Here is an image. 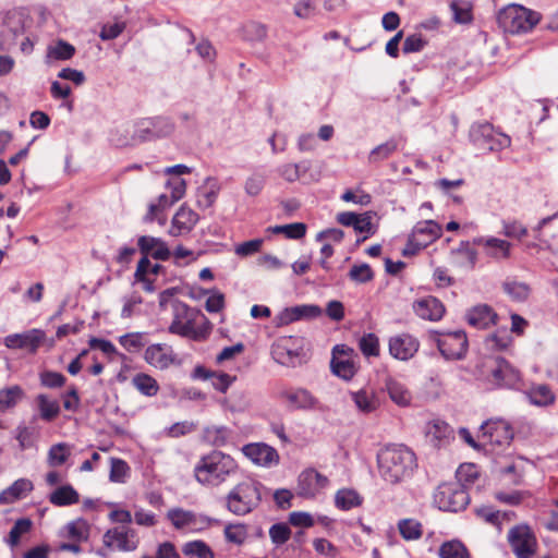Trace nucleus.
<instances>
[{
  "instance_id": "1",
  "label": "nucleus",
  "mask_w": 558,
  "mask_h": 558,
  "mask_svg": "<svg viewBox=\"0 0 558 558\" xmlns=\"http://www.w3.org/2000/svg\"><path fill=\"white\" fill-rule=\"evenodd\" d=\"M417 459L405 445H387L377 453L378 474L388 484L397 485L414 474Z\"/></svg>"
},
{
  "instance_id": "17",
  "label": "nucleus",
  "mask_w": 558,
  "mask_h": 558,
  "mask_svg": "<svg viewBox=\"0 0 558 558\" xmlns=\"http://www.w3.org/2000/svg\"><path fill=\"white\" fill-rule=\"evenodd\" d=\"M473 245L482 246L485 254L497 262L508 259L511 255V243L495 236H476Z\"/></svg>"
},
{
  "instance_id": "31",
  "label": "nucleus",
  "mask_w": 558,
  "mask_h": 558,
  "mask_svg": "<svg viewBox=\"0 0 558 558\" xmlns=\"http://www.w3.org/2000/svg\"><path fill=\"white\" fill-rule=\"evenodd\" d=\"M529 401L536 407H548L553 404L556 397L547 385H536L525 391Z\"/></svg>"
},
{
  "instance_id": "18",
  "label": "nucleus",
  "mask_w": 558,
  "mask_h": 558,
  "mask_svg": "<svg viewBox=\"0 0 558 558\" xmlns=\"http://www.w3.org/2000/svg\"><path fill=\"white\" fill-rule=\"evenodd\" d=\"M45 333L38 329H32L24 333H13L4 338V344L9 349H26L31 352H36Z\"/></svg>"
},
{
  "instance_id": "20",
  "label": "nucleus",
  "mask_w": 558,
  "mask_h": 558,
  "mask_svg": "<svg viewBox=\"0 0 558 558\" xmlns=\"http://www.w3.org/2000/svg\"><path fill=\"white\" fill-rule=\"evenodd\" d=\"M137 246L142 255L157 260H167L171 256L167 243L160 238L141 235L137 239Z\"/></svg>"
},
{
  "instance_id": "56",
  "label": "nucleus",
  "mask_w": 558,
  "mask_h": 558,
  "mask_svg": "<svg viewBox=\"0 0 558 558\" xmlns=\"http://www.w3.org/2000/svg\"><path fill=\"white\" fill-rule=\"evenodd\" d=\"M359 347L362 353L367 357L379 355V340L375 333L371 332L364 335L359 341Z\"/></svg>"
},
{
  "instance_id": "60",
  "label": "nucleus",
  "mask_w": 558,
  "mask_h": 558,
  "mask_svg": "<svg viewBox=\"0 0 558 558\" xmlns=\"http://www.w3.org/2000/svg\"><path fill=\"white\" fill-rule=\"evenodd\" d=\"M271 542L277 546L284 544L291 536V530L286 523H276L269 529Z\"/></svg>"
},
{
  "instance_id": "30",
  "label": "nucleus",
  "mask_w": 558,
  "mask_h": 558,
  "mask_svg": "<svg viewBox=\"0 0 558 558\" xmlns=\"http://www.w3.org/2000/svg\"><path fill=\"white\" fill-rule=\"evenodd\" d=\"M473 242L461 241L459 246L451 250V254L458 257L461 267L473 269L477 263V251L472 246Z\"/></svg>"
},
{
  "instance_id": "63",
  "label": "nucleus",
  "mask_w": 558,
  "mask_h": 558,
  "mask_svg": "<svg viewBox=\"0 0 558 558\" xmlns=\"http://www.w3.org/2000/svg\"><path fill=\"white\" fill-rule=\"evenodd\" d=\"M511 342V338L507 332L494 333L486 338L485 345L490 350H505Z\"/></svg>"
},
{
  "instance_id": "24",
  "label": "nucleus",
  "mask_w": 558,
  "mask_h": 558,
  "mask_svg": "<svg viewBox=\"0 0 558 558\" xmlns=\"http://www.w3.org/2000/svg\"><path fill=\"white\" fill-rule=\"evenodd\" d=\"M414 313L428 320H439L445 314L444 304L435 296H426L413 303Z\"/></svg>"
},
{
  "instance_id": "42",
  "label": "nucleus",
  "mask_w": 558,
  "mask_h": 558,
  "mask_svg": "<svg viewBox=\"0 0 558 558\" xmlns=\"http://www.w3.org/2000/svg\"><path fill=\"white\" fill-rule=\"evenodd\" d=\"M330 367L336 376L344 380H350L356 372L354 363L351 361V359H341L339 356H332L330 361Z\"/></svg>"
},
{
  "instance_id": "39",
  "label": "nucleus",
  "mask_w": 558,
  "mask_h": 558,
  "mask_svg": "<svg viewBox=\"0 0 558 558\" xmlns=\"http://www.w3.org/2000/svg\"><path fill=\"white\" fill-rule=\"evenodd\" d=\"M351 397L356 408L364 413H371L378 407V400L371 391L361 389L352 392Z\"/></svg>"
},
{
  "instance_id": "15",
  "label": "nucleus",
  "mask_w": 558,
  "mask_h": 558,
  "mask_svg": "<svg viewBox=\"0 0 558 558\" xmlns=\"http://www.w3.org/2000/svg\"><path fill=\"white\" fill-rule=\"evenodd\" d=\"M483 437L488 442L497 446H508L513 439L514 433L510 423L502 418H492L481 425Z\"/></svg>"
},
{
  "instance_id": "59",
  "label": "nucleus",
  "mask_w": 558,
  "mask_h": 558,
  "mask_svg": "<svg viewBox=\"0 0 558 558\" xmlns=\"http://www.w3.org/2000/svg\"><path fill=\"white\" fill-rule=\"evenodd\" d=\"M40 384L47 388H60L62 387L66 378L63 374L52 371H44L39 374Z\"/></svg>"
},
{
  "instance_id": "19",
  "label": "nucleus",
  "mask_w": 558,
  "mask_h": 558,
  "mask_svg": "<svg viewBox=\"0 0 558 558\" xmlns=\"http://www.w3.org/2000/svg\"><path fill=\"white\" fill-rule=\"evenodd\" d=\"M418 350V341L408 333L391 337L389 340V353L398 360H409Z\"/></svg>"
},
{
  "instance_id": "49",
  "label": "nucleus",
  "mask_w": 558,
  "mask_h": 558,
  "mask_svg": "<svg viewBox=\"0 0 558 558\" xmlns=\"http://www.w3.org/2000/svg\"><path fill=\"white\" fill-rule=\"evenodd\" d=\"M204 435L209 444L220 447L229 440L230 430L225 426H211L205 429Z\"/></svg>"
},
{
  "instance_id": "64",
  "label": "nucleus",
  "mask_w": 558,
  "mask_h": 558,
  "mask_svg": "<svg viewBox=\"0 0 558 558\" xmlns=\"http://www.w3.org/2000/svg\"><path fill=\"white\" fill-rule=\"evenodd\" d=\"M142 558H181L178 554L175 546L171 542H163L159 544L156 556H144Z\"/></svg>"
},
{
  "instance_id": "13",
  "label": "nucleus",
  "mask_w": 558,
  "mask_h": 558,
  "mask_svg": "<svg viewBox=\"0 0 558 558\" xmlns=\"http://www.w3.org/2000/svg\"><path fill=\"white\" fill-rule=\"evenodd\" d=\"M329 484V480L315 469L302 471L298 477L296 493L303 498H315Z\"/></svg>"
},
{
  "instance_id": "7",
  "label": "nucleus",
  "mask_w": 558,
  "mask_h": 558,
  "mask_svg": "<svg viewBox=\"0 0 558 558\" xmlns=\"http://www.w3.org/2000/svg\"><path fill=\"white\" fill-rule=\"evenodd\" d=\"M470 142L483 151H500L510 146V137L495 130L489 122H475L469 131Z\"/></svg>"
},
{
  "instance_id": "40",
  "label": "nucleus",
  "mask_w": 558,
  "mask_h": 558,
  "mask_svg": "<svg viewBox=\"0 0 558 558\" xmlns=\"http://www.w3.org/2000/svg\"><path fill=\"white\" fill-rule=\"evenodd\" d=\"M453 21L458 24H469L473 20L472 4L468 0H452L450 3Z\"/></svg>"
},
{
  "instance_id": "32",
  "label": "nucleus",
  "mask_w": 558,
  "mask_h": 558,
  "mask_svg": "<svg viewBox=\"0 0 558 558\" xmlns=\"http://www.w3.org/2000/svg\"><path fill=\"white\" fill-rule=\"evenodd\" d=\"M412 234L422 241H426V245H428L441 235V228L434 220L420 221L413 228Z\"/></svg>"
},
{
  "instance_id": "28",
  "label": "nucleus",
  "mask_w": 558,
  "mask_h": 558,
  "mask_svg": "<svg viewBox=\"0 0 558 558\" xmlns=\"http://www.w3.org/2000/svg\"><path fill=\"white\" fill-rule=\"evenodd\" d=\"M34 488L32 481L27 478L16 480L10 487L1 492L0 502L4 505L13 504L25 498Z\"/></svg>"
},
{
  "instance_id": "44",
  "label": "nucleus",
  "mask_w": 558,
  "mask_h": 558,
  "mask_svg": "<svg viewBox=\"0 0 558 558\" xmlns=\"http://www.w3.org/2000/svg\"><path fill=\"white\" fill-rule=\"evenodd\" d=\"M398 148L396 140L391 138L378 146H376L368 155L371 163L379 162L390 157Z\"/></svg>"
},
{
  "instance_id": "62",
  "label": "nucleus",
  "mask_w": 558,
  "mask_h": 558,
  "mask_svg": "<svg viewBox=\"0 0 558 558\" xmlns=\"http://www.w3.org/2000/svg\"><path fill=\"white\" fill-rule=\"evenodd\" d=\"M196 429V424L190 421H182L172 424L167 428V435L172 438H178L187 435Z\"/></svg>"
},
{
  "instance_id": "41",
  "label": "nucleus",
  "mask_w": 558,
  "mask_h": 558,
  "mask_svg": "<svg viewBox=\"0 0 558 558\" xmlns=\"http://www.w3.org/2000/svg\"><path fill=\"white\" fill-rule=\"evenodd\" d=\"M23 396V389L17 385L0 389V412L15 407Z\"/></svg>"
},
{
  "instance_id": "14",
  "label": "nucleus",
  "mask_w": 558,
  "mask_h": 558,
  "mask_svg": "<svg viewBox=\"0 0 558 558\" xmlns=\"http://www.w3.org/2000/svg\"><path fill=\"white\" fill-rule=\"evenodd\" d=\"M102 541L108 548H112L116 544V548L120 551H133L138 546L136 531L128 526L109 529L104 534Z\"/></svg>"
},
{
  "instance_id": "47",
  "label": "nucleus",
  "mask_w": 558,
  "mask_h": 558,
  "mask_svg": "<svg viewBox=\"0 0 558 558\" xmlns=\"http://www.w3.org/2000/svg\"><path fill=\"white\" fill-rule=\"evenodd\" d=\"M401 536L407 541L418 539L422 536V525L414 519H403L398 524Z\"/></svg>"
},
{
  "instance_id": "43",
  "label": "nucleus",
  "mask_w": 558,
  "mask_h": 558,
  "mask_svg": "<svg viewBox=\"0 0 558 558\" xmlns=\"http://www.w3.org/2000/svg\"><path fill=\"white\" fill-rule=\"evenodd\" d=\"M182 551L185 556L197 558H215L211 548L203 541H192L184 544Z\"/></svg>"
},
{
  "instance_id": "22",
  "label": "nucleus",
  "mask_w": 558,
  "mask_h": 558,
  "mask_svg": "<svg viewBox=\"0 0 558 558\" xmlns=\"http://www.w3.org/2000/svg\"><path fill=\"white\" fill-rule=\"evenodd\" d=\"M426 438L434 447L441 448L454 438L453 429L445 421L436 418L427 424Z\"/></svg>"
},
{
  "instance_id": "50",
  "label": "nucleus",
  "mask_w": 558,
  "mask_h": 558,
  "mask_svg": "<svg viewBox=\"0 0 558 558\" xmlns=\"http://www.w3.org/2000/svg\"><path fill=\"white\" fill-rule=\"evenodd\" d=\"M75 53L73 45L59 40L54 46H50L47 51V57L53 60H69Z\"/></svg>"
},
{
  "instance_id": "52",
  "label": "nucleus",
  "mask_w": 558,
  "mask_h": 558,
  "mask_svg": "<svg viewBox=\"0 0 558 558\" xmlns=\"http://www.w3.org/2000/svg\"><path fill=\"white\" fill-rule=\"evenodd\" d=\"M504 291L507 293L512 300L522 302L527 299L530 293V288L524 282H518L514 280L506 281L504 284Z\"/></svg>"
},
{
  "instance_id": "54",
  "label": "nucleus",
  "mask_w": 558,
  "mask_h": 558,
  "mask_svg": "<svg viewBox=\"0 0 558 558\" xmlns=\"http://www.w3.org/2000/svg\"><path fill=\"white\" fill-rule=\"evenodd\" d=\"M32 521L28 518H21L15 521L13 527L11 529L8 537V544L11 547H15L20 543V538L23 534L29 532L32 529Z\"/></svg>"
},
{
  "instance_id": "27",
  "label": "nucleus",
  "mask_w": 558,
  "mask_h": 558,
  "mask_svg": "<svg viewBox=\"0 0 558 558\" xmlns=\"http://www.w3.org/2000/svg\"><path fill=\"white\" fill-rule=\"evenodd\" d=\"M322 314V308L317 305H298L287 307L281 311L277 317L278 325H289L293 322L306 317H317Z\"/></svg>"
},
{
  "instance_id": "29",
  "label": "nucleus",
  "mask_w": 558,
  "mask_h": 558,
  "mask_svg": "<svg viewBox=\"0 0 558 558\" xmlns=\"http://www.w3.org/2000/svg\"><path fill=\"white\" fill-rule=\"evenodd\" d=\"M49 502L57 507L75 505L80 501V495L70 484L62 485L50 493Z\"/></svg>"
},
{
  "instance_id": "26",
  "label": "nucleus",
  "mask_w": 558,
  "mask_h": 558,
  "mask_svg": "<svg viewBox=\"0 0 558 558\" xmlns=\"http://www.w3.org/2000/svg\"><path fill=\"white\" fill-rule=\"evenodd\" d=\"M465 317L471 326L477 329H486L496 324L498 315L490 306L480 304L468 311Z\"/></svg>"
},
{
  "instance_id": "9",
  "label": "nucleus",
  "mask_w": 558,
  "mask_h": 558,
  "mask_svg": "<svg viewBox=\"0 0 558 558\" xmlns=\"http://www.w3.org/2000/svg\"><path fill=\"white\" fill-rule=\"evenodd\" d=\"M435 341L446 360H461L468 350V338L463 330L436 333Z\"/></svg>"
},
{
  "instance_id": "38",
  "label": "nucleus",
  "mask_w": 558,
  "mask_h": 558,
  "mask_svg": "<svg viewBox=\"0 0 558 558\" xmlns=\"http://www.w3.org/2000/svg\"><path fill=\"white\" fill-rule=\"evenodd\" d=\"M71 456V446L66 442L52 445L48 450L47 463L51 468L64 464Z\"/></svg>"
},
{
  "instance_id": "10",
  "label": "nucleus",
  "mask_w": 558,
  "mask_h": 558,
  "mask_svg": "<svg viewBox=\"0 0 558 558\" xmlns=\"http://www.w3.org/2000/svg\"><path fill=\"white\" fill-rule=\"evenodd\" d=\"M508 542L517 558H532L535 555L537 541L527 525H515L508 532Z\"/></svg>"
},
{
  "instance_id": "33",
  "label": "nucleus",
  "mask_w": 558,
  "mask_h": 558,
  "mask_svg": "<svg viewBox=\"0 0 558 558\" xmlns=\"http://www.w3.org/2000/svg\"><path fill=\"white\" fill-rule=\"evenodd\" d=\"M167 519L177 530L194 526L197 524V515L191 510L172 508L167 512Z\"/></svg>"
},
{
  "instance_id": "5",
  "label": "nucleus",
  "mask_w": 558,
  "mask_h": 558,
  "mask_svg": "<svg viewBox=\"0 0 558 558\" xmlns=\"http://www.w3.org/2000/svg\"><path fill=\"white\" fill-rule=\"evenodd\" d=\"M260 482L248 478L238 483L225 497V507L234 515H245L254 511L262 501Z\"/></svg>"
},
{
  "instance_id": "48",
  "label": "nucleus",
  "mask_w": 558,
  "mask_h": 558,
  "mask_svg": "<svg viewBox=\"0 0 558 558\" xmlns=\"http://www.w3.org/2000/svg\"><path fill=\"white\" fill-rule=\"evenodd\" d=\"M110 464L109 480L113 483H125L130 473L128 463L122 459L111 458Z\"/></svg>"
},
{
  "instance_id": "11",
  "label": "nucleus",
  "mask_w": 558,
  "mask_h": 558,
  "mask_svg": "<svg viewBox=\"0 0 558 558\" xmlns=\"http://www.w3.org/2000/svg\"><path fill=\"white\" fill-rule=\"evenodd\" d=\"M303 339L290 337L279 340L271 350L274 360L284 366L294 367L301 362Z\"/></svg>"
},
{
  "instance_id": "16",
  "label": "nucleus",
  "mask_w": 558,
  "mask_h": 558,
  "mask_svg": "<svg viewBox=\"0 0 558 558\" xmlns=\"http://www.w3.org/2000/svg\"><path fill=\"white\" fill-rule=\"evenodd\" d=\"M242 451L253 463L260 466L270 468L279 463L277 450L264 442L247 444Z\"/></svg>"
},
{
  "instance_id": "21",
  "label": "nucleus",
  "mask_w": 558,
  "mask_h": 558,
  "mask_svg": "<svg viewBox=\"0 0 558 558\" xmlns=\"http://www.w3.org/2000/svg\"><path fill=\"white\" fill-rule=\"evenodd\" d=\"M198 219L199 217L194 210L182 205L172 218L169 233L172 236L187 234L193 230Z\"/></svg>"
},
{
  "instance_id": "34",
  "label": "nucleus",
  "mask_w": 558,
  "mask_h": 558,
  "mask_svg": "<svg viewBox=\"0 0 558 558\" xmlns=\"http://www.w3.org/2000/svg\"><path fill=\"white\" fill-rule=\"evenodd\" d=\"M36 404L39 412V416L45 422L53 421L60 413L59 401L49 398L47 395H38L36 397Z\"/></svg>"
},
{
  "instance_id": "53",
  "label": "nucleus",
  "mask_w": 558,
  "mask_h": 558,
  "mask_svg": "<svg viewBox=\"0 0 558 558\" xmlns=\"http://www.w3.org/2000/svg\"><path fill=\"white\" fill-rule=\"evenodd\" d=\"M119 343L129 352H138L145 345V333L129 332L119 338Z\"/></svg>"
},
{
  "instance_id": "25",
  "label": "nucleus",
  "mask_w": 558,
  "mask_h": 558,
  "mask_svg": "<svg viewBox=\"0 0 558 558\" xmlns=\"http://www.w3.org/2000/svg\"><path fill=\"white\" fill-rule=\"evenodd\" d=\"M337 221L344 227H352L360 233L373 234L375 232L369 213L342 211L337 215Z\"/></svg>"
},
{
  "instance_id": "61",
  "label": "nucleus",
  "mask_w": 558,
  "mask_h": 558,
  "mask_svg": "<svg viewBox=\"0 0 558 558\" xmlns=\"http://www.w3.org/2000/svg\"><path fill=\"white\" fill-rule=\"evenodd\" d=\"M502 234L507 238L523 239L527 234V229L519 221H502Z\"/></svg>"
},
{
  "instance_id": "55",
  "label": "nucleus",
  "mask_w": 558,
  "mask_h": 558,
  "mask_svg": "<svg viewBox=\"0 0 558 558\" xmlns=\"http://www.w3.org/2000/svg\"><path fill=\"white\" fill-rule=\"evenodd\" d=\"M225 537L228 542L241 545L247 537L246 525L242 523L228 524L225 527Z\"/></svg>"
},
{
  "instance_id": "58",
  "label": "nucleus",
  "mask_w": 558,
  "mask_h": 558,
  "mask_svg": "<svg viewBox=\"0 0 558 558\" xmlns=\"http://www.w3.org/2000/svg\"><path fill=\"white\" fill-rule=\"evenodd\" d=\"M66 536L74 542L86 541L88 537L87 526L84 521H72L65 525Z\"/></svg>"
},
{
  "instance_id": "3",
  "label": "nucleus",
  "mask_w": 558,
  "mask_h": 558,
  "mask_svg": "<svg viewBox=\"0 0 558 558\" xmlns=\"http://www.w3.org/2000/svg\"><path fill=\"white\" fill-rule=\"evenodd\" d=\"M474 375L488 388H513L520 381V373L500 355L483 356L475 365Z\"/></svg>"
},
{
  "instance_id": "23",
  "label": "nucleus",
  "mask_w": 558,
  "mask_h": 558,
  "mask_svg": "<svg viewBox=\"0 0 558 558\" xmlns=\"http://www.w3.org/2000/svg\"><path fill=\"white\" fill-rule=\"evenodd\" d=\"M144 359L155 368L166 369L174 362V354L171 348L156 343L145 350Z\"/></svg>"
},
{
  "instance_id": "57",
  "label": "nucleus",
  "mask_w": 558,
  "mask_h": 558,
  "mask_svg": "<svg viewBox=\"0 0 558 558\" xmlns=\"http://www.w3.org/2000/svg\"><path fill=\"white\" fill-rule=\"evenodd\" d=\"M349 278L356 283H366L373 280L374 272L368 264L354 265L349 271Z\"/></svg>"
},
{
  "instance_id": "46",
  "label": "nucleus",
  "mask_w": 558,
  "mask_h": 558,
  "mask_svg": "<svg viewBox=\"0 0 558 558\" xmlns=\"http://www.w3.org/2000/svg\"><path fill=\"white\" fill-rule=\"evenodd\" d=\"M145 124H149L151 126V134L155 137H163L170 135L173 130V123L163 117H157L153 119L145 120Z\"/></svg>"
},
{
  "instance_id": "6",
  "label": "nucleus",
  "mask_w": 558,
  "mask_h": 558,
  "mask_svg": "<svg viewBox=\"0 0 558 558\" xmlns=\"http://www.w3.org/2000/svg\"><path fill=\"white\" fill-rule=\"evenodd\" d=\"M539 21L538 12L515 3L502 8L497 14L499 27L512 35L532 31Z\"/></svg>"
},
{
  "instance_id": "51",
  "label": "nucleus",
  "mask_w": 558,
  "mask_h": 558,
  "mask_svg": "<svg viewBox=\"0 0 558 558\" xmlns=\"http://www.w3.org/2000/svg\"><path fill=\"white\" fill-rule=\"evenodd\" d=\"M274 233H283L288 239H301L306 233V226L303 222H293L289 225L270 227Z\"/></svg>"
},
{
  "instance_id": "45",
  "label": "nucleus",
  "mask_w": 558,
  "mask_h": 558,
  "mask_svg": "<svg viewBox=\"0 0 558 558\" xmlns=\"http://www.w3.org/2000/svg\"><path fill=\"white\" fill-rule=\"evenodd\" d=\"M440 558H469V553L459 541H449L439 548Z\"/></svg>"
},
{
  "instance_id": "12",
  "label": "nucleus",
  "mask_w": 558,
  "mask_h": 558,
  "mask_svg": "<svg viewBox=\"0 0 558 558\" xmlns=\"http://www.w3.org/2000/svg\"><path fill=\"white\" fill-rule=\"evenodd\" d=\"M278 397L292 410L311 411L322 408L319 400L310 390L302 387L282 389Z\"/></svg>"
},
{
  "instance_id": "4",
  "label": "nucleus",
  "mask_w": 558,
  "mask_h": 558,
  "mask_svg": "<svg viewBox=\"0 0 558 558\" xmlns=\"http://www.w3.org/2000/svg\"><path fill=\"white\" fill-rule=\"evenodd\" d=\"M238 470L235 460L221 451L214 450L201 458L194 468L195 478L198 483L218 486Z\"/></svg>"
},
{
  "instance_id": "2",
  "label": "nucleus",
  "mask_w": 558,
  "mask_h": 558,
  "mask_svg": "<svg viewBox=\"0 0 558 558\" xmlns=\"http://www.w3.org/2000/svg\"><path fill=\"white\" fill-rule=\"evenodd\" d=\"M172 322L169 332L194 341L205 340L211 331V323L197 308L174 300L171 303Z\"/></svg>"
},
{
  "instance_id": "35",
  "label": "nucleus",
  "mask_w": 558,
  "mask_h": 558,
  "mask_svg": "<svg viewBox=\"0 0 558 558\" xmlns=\"http://www.w3.org/2000/svg\"><path fill=\"white\" fill-rule=\"evenodd\" d=\"M386 389L390 397V399L400 407L409 405L411 402V393L410 391L404 387L403 384L400 381L393 379V378H387L386 379Z\"/></svg>"
},
{
  "instance_id": "36",
  "label": "nucleus",
  "mask_w": 558,
  "mask_h": 558,
  "mask_svg": "<svg viewBox=\"0 0 558 558\" xmlns=\"http://www.w3.org/2000/svg\"><path fill=\"white\" fill-rule=\"evenodd\" d=\"M132 386L145 397H155L160 387L155 378L145 373H138L133 376Z\"/></svg>"
},
{
  "instance_id": "37",
  "label": "nucleus",
  "mask_w": 558,
  "mask_h": 558,
  "mask_svg": "<svg viewBox=\"0 0 558 558\" xmlns=\"http://www.w3.org/2000/svg\"><path fill=\"white\" fill-rule=\"evenodd\" d=\"M361 504L362 497L354 489L342 488L336 493L335 505L341 510L348 511Z\"/></svg>"
},
{
  "instance_id": "8",
  "label": "nucleus",
  "mask_w": 558,
  "mask_h": 558,
  "mask_svg": "<svg viewBox=\"0 0 558 558\" xmlns=\"http://www.w3.org/2000/svg\"><path fill=\"white\" fill-rule=\"evenodd\" d=\"M470 502V495L460 482L440 484L434 494V504L442 511L458 512Z\"/></svg>"
}]
</instances>
